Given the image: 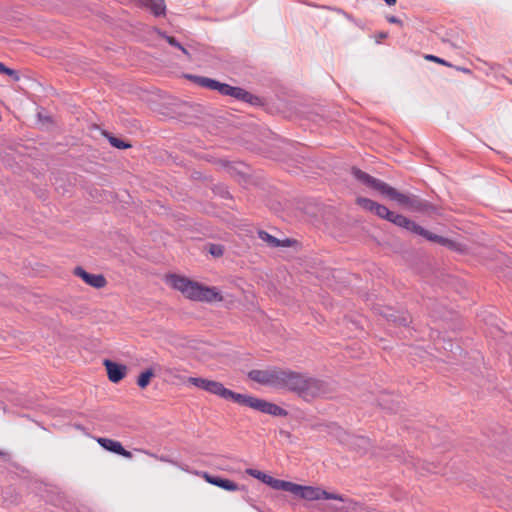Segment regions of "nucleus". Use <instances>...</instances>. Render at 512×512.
Masks as SVG:
<instances>
[{"label": "nucleus", "mask_w": 512, "mask_h": 512, "mask_svg": "<svg viewBox=\"0 0 512 512\" xmlns=\"http://www.w3.org/2000/svg\"><path fill=\"white\" fill-rule=\"evenodd\" d=\"M285 391L297 395L308 403L325 397L332 392L326 381L293 370L288 373Z\"/></svg>", "instance_id": "1"}, {"label": "nucleus", "mask_w": 512, "mask_h": 512, "mask_svg": "<svg viewBox=\"0 0 512 512\" xmlns=\"http://www.w3.org/2000/svg\"><path fill=\"white\" fill-rule=\"evenodd\" d=\"M165 280L170 287L181 292L189 300L206 303L223 301V296L216 287L205 286L176 274L167 275Z\"/></svg>", "instance_id": "2"}, {"label": "nucleus", "mask_w": 512, "mask_h": 512, "mask_svg": "<svg viewBox=\"0 0 512 512\" xmlns=\"http://www.w3.org/2000/svg\"><path fill=\"white\" fill-rule=\"evenodd\" d=\"M289 369L272 368L266 370H252L248 376L251 380L276 389L285 390Z\"/></svg>", "instance_id": "3"}, {"label": "nucleus", "mask_w": 512, "mask_h": 512, "mask_svg": "<svg viewBox=\"0 0 512 512\" xmlns=\"http://www.w3.org/2000/svg\"><path fill=\"white\" fill-rule=\"evenodd\" d=\"M233 402L276 417L288 415V412L277 404L246 394L235 393Z\"/></svg>", "instance_id": "4"}, {"label": "nucleus", "mask_w": 512, "mask_h": 512, "mask_svg": "<svg viewBox=\"0 0 512 512\" xmlns=\"http://www.w3.org/2000/svg\"><path fill=\"white\" fill-rule=\"evenodd\" d=\"M284 491L290 492L308 501L320 499L344 501L343 496L340 494L329 493L320 487L303 486L289 481H287Z\"/></svg>", "instance_id": "5"}, {"label": "nucleus", "mask_w": 512, "mask_h": 512, "mask_svg": "<svg viewBox=\"0 0 512 512\" xmlns=\"http://www.w3.org/2000/svg\"><path fill=\"white\" fill-rule=\"evenodd\" d=\"M380 193L411 211L421 212L424 211L427 207V204L416 196L403 194L387 183H385L384 186H381Z\"/></svg>", "instance_id": "6"}, {"label": "nucleus", "mask_w": 512, "mask_h": 512, "mask_svg": "<svg viewBox=\"0 0 512 512\" xmlns=\"http://www.w3.org/2000/svg\"><path fill=\"white\" fill-rule=\"evenodd\" d=\"M186 383L207 391L213 395L226 400L233 401L235 392L227 389L221 382L209 380L201 377H188Z\"/></svg>", "instance_id": "7"}, {"label": "nucleus", "mask_w": 512, "mask_h": 512, "mask_svg": "<svg viewBox=\"0 0 512 512\" xmlns=\"http://www.w3.org/2000/svg\"><path fill=\"white\" fill-rule=\"evenodd\" d=\"M73 274L81 278L87 285L96 289L104 288L107 285V280L102 274L88 273L80 266L74 269Z\"/></svg>", "instance_id": "8"}, {"label": "nucleus", "mask_w": 512, "mask_h": 512, "mask_svg": "<svg viewBox=\"0 0 512 512\" xmlns=\"http://www.w3.org/2000/svg\"><path fill=\"white\" fill-rule=\"evenodd\" d=\"M106 369L108 379L112 383H119L127 374V367L123 364H118L109 359L103 361Z\"/></svg>", "instance_id": "9"}, {"label": "nucleus", "mask_w": 512, "mask_h": 512, "mask_svg": "<svg viewBox=\"0 0 512 512\" xmlns=\"http://www.w3.org/2000/svg\"><path fill=\"white\" fill-rule=\"evenodd\" d=\"M246 473L256 479H259L260 481H262L263 483L267 484L268 486L275 490H285L287 481L273 478L270 475L265 474L256 469H247Z\"/></svg>", "instance_id": "10"}, {"label": "nucleus", "mask_w": 512, "mask_h": 512, "mask_svg": "<svg viewBox=\"0 0 512 512\" xmlns=\"http://www.w3.org/2000/svg\"><path fill=\"white\" fill-rule=\"evenodd\" d=\"M97 443L104 448L105 450H108L110 452H113L115 454L121 455L125 458H131L132 454L130 451L123 448L122 444L119 441L110 439V438H104L99 437L96 439Z\"/></svg>", "instance_id": "11"}, {"label": "nucleus", "mask_w": 512, "mask_h": 512, "mask_svg": "<svg viewBox=\"0 0 512 512\" xmlns=\"http://www.w3.org/2000/svg\"><path fill=\"white\" fill-rule=\"evenodd\" d=\"M415 234L421 235L429 241L439 243V244H441L443 246H447L451 249H457V244L454 241L444 238L442 236L433 234V233L429 232L428 230L424 229L423 227H421L420 225H418Z\"/></svg>", "instance_id": "12"}, {"label": "nucleus", "mask_w": 512, "mask_h": 512, "mask_svg": "<svg viewBox=\"0 0 512 512\" xmlns=\"http://www.w3.org/2000/svg\"><path fill=\"white\" fill-rule=\"evenodd\" d=\"M223 95H228L248 103H255L258 98L239 87H232L226 84Z\"/></svg>", "instance_id": "13"}, {"label": "nucleus", "mask_w": 512, "mask_h": 512, "mask_svg": "<svg viewBox=\"0 0 512 512\" xmlns=\"http://www.w3.org/2000/svg\"><path fill=\"white\" fill-rule=\"evenodd\" d=\"M352 174L358 181L362 182L363 184H365L379 192L381 191V186H384V184H385V182L378 180L376 178H373L369 174H367L357 168L352 169Z\"/></svg>", "instance_id": "14"}, {"label": "nucleus", "mask_w": 512, "mask_h": 512, "mask_svg": "<svg viewBox=\"0 0 512 512\" xmlns=\"http://www.w3.org/2000/svg\"><path fill=\"white\" fill-rule=\"evenodd\" d=\"M202 477L210 484L212 485H215L217 487H220L224 490H227V491H236L238 489V485L229 480V479H225V478H220V477H216V476H212L206 472H203L202 473Z\"/></svg>", "instance_id": "15"}, {"label": "nucleus", "mask_w": 512, "mask_h": 512, "mask_svg": "<svg viewBox=\"0 0 512 512\" xmlns=\"http://www.w3.org/2000/svg\"><path fill=\"white\" fill-rule=\"evenodd\" d=\"M189 79L193 80L198 85L208 88L210 90H217L219 93L223 95L224 87H226L225 83H220L214 79L201 77V76H188Z\"/></svg>", "instance_id": "16"}, {"label": "nucleus", "mask_w": 512, "mask_h": 512, "mask_svg": "<svg viewBox=\"0 0 512 512\" xmlns=\"http://www.w3.org/2000/svg\"><path fill=\"white\" fill-rule=\"evenodd\" d=\"M189 79L193 80L198 85L208 88L210 90H217L219 93L223 95L224 87H226L225 83H220L214 79L201 77V76H188Z\"/></svg>", "instance_id": "17"}, {"label": "nucleus", "mask_w": 512, "mask_h": 512, "mask_svg": "<svg viewBox=\"0 0 512 512\" xmlns=\"http://www.w3.org/2000/svg\"><path fill=\"white\" fill-rule=\"evenodd\" d=\"M389 221L392 222L393 224H395L399 227L405 228L413 233L416 232L417 227H418V224H416L412 220L408 219L407 217H405L401 214H397L394 212H392V216L390 217Z\"/></svg>", "instance_id": "18"}, {"label": "nucleus", "mask_w": 512, "mask_h": 512, "mask_svg": "<svg viewBox=\"0 0 512 512\" xmlns=\"http://www.w3.org/2000/svg\"><path fill=\"white\" fill-rule=\"evenodd\" d=\"M144 7L149 9L155 16H161L165 14L166 5L164 0H141Z\"/></svg>", "instance_id": "19"}, {"label": "nucleus", "mask_w": 512, "mask_h": 512, "mask_svg": "<svg viewBox=\"0 0 512 512\" xmlns=\"http://www.w3.org/2000/svg\"><path fill=\"white\" fill-rule=\"evenodd\" d=\"M258 235H259L260 239H262L264 242H266L271 247H280V246L287 247L290 245V240L287 239V240L281 241V240L275 238L274 236L270 235L266 231H259Z\"/></svg>", "instance_id": "20"}, {"label": "nucleus", "mask_w": 512, "mask_h": 512, "mask_svg": "<svg viewBox=\"0 0 512 512\" xmlns=\"http://www.w3.org/2000/svg\"><path fill=\"white\" fill-rule=\"evenodd\" d=\"M154 377V372L152 369H147L143 372H141L137 378V385L145 389L151 382V379Z\"/></svg>", "instance_id": "21"}, {"label": "nucleus", "mask_w": 512, "mask_h": 512, "mask_svg": "<svg viewBox=\"0 0 512 512\" xmlns=\"http://www.w3.org/2000/svg\"><path fill=\"white\" fill-rule=\"evenodd\" d=\"M356 203L364 210H367V211H370V212H374V209H375V206L377 204V202L371 200V199H368V198H365V197H358L356 199Z\"/></svg>", "instance_id": "22"}, {"label": "nucleus", "mask_w": 512, "mask_h": 512, "mask_svg": "<svg viewBox=\"0 0 512 512\" xmlns=\"http://www.w3.org/2000/svg\"><path fill=\"white\" fill-rule=\"evenodd\" d=\"M378 217L386 219L389 221L392 216V212L384 205L376 204L374 212Z\"/></svg>", "instance_id": "23"}, {"label": "nucleus", "mask_w": 512, "mask_h": 512, "mask_svg": "<svg viewBox=\"0 0 512 512\" xmlns=\"http://www.w3.org/2000/svg\"><path fill=\"white\" fill-rule=\"evenodd\" d=\"M158 33H159V35H160L161 37L165 38V39H166V41H167L170 45H172V46H174V47H176V48L180 49V50H181V51H182L186 56H188V57L190 58V54H189V52H188V51H187V50H186V49H185V48H184V47H183V46H182V45H181V44H180V43H179V42H178L174 37H172V36H168V35H166V34H164V33H162V32H158Z\"/></svg>", "instance_id": "24"}, {"label": "nucleus", "mask_w": 512, "mask_h": 512, "mask_svg": "<svg viewBox=\"0 0 512 512\" xmlns=\"http://www.w3.org/2000/svg\"><path fill=\"white\" fill-rule=\"evenodd\" d=\"M0 73L10 76L14 81L20 80L18 72L16 70L6 67L2 62H0Z\"/></svg>", "instance_id": "25"}, {"label": "nucleus", "mask_w": 512, "mask_h": 512, "mask_svg": "<svg viewBox=\"0 0 512 512\" xmlns=\"http://www.w3.org/2000/svg\"><path fill=\"white\" fill-rule=\"evenodd\" d=\"M109 142L113 147L118 148V149H126V148L131 147L130 144L125 143L124 141H122L116 137H113V136L109 137Z\"/></svg>", "instance_id": "26"}, {"label": "nucleus", "mask_w": 512, "mask_h": 512, "mask_svg": "<svg viewBox=\"0 0 512 512\" xmlns=\"http://www.w3.org/2000/svg\"><path fill=\"white\" fill-rule=\"evenodd\" d=\"M426 60L428 61H431V62H435V63H438V64H441V65H444V66H447V67H452V64H450L449 62H447L446 60L440 58V57H437L435 55H425L424 57Z\"/></svg>", "instance_id": "27"}, {"label": "nucleus", "mask_w": 512, "mask_h": 512, "mask_svg": "<svg viewBox=\"0 0 512 512\" xmlns=\"http://www.w3.org/2000/svg\"><path fill=\"white\" fill-rule=\"evenodd\" d=\"M210 253L213 256L219 257L223 255V248L219 245H212L210 248Z\"/></svg>", "instance_id": "28"}, {"label": "nucleus", "mask_w": 512, "mask_h": 512, "mask_svg": "<svg viewBox=\"0 0 512 512\" xmlns=\"http://www.w3.org/2000/svg\"><path fill=\"white\" fill-rule=\"evenodd\" d=\"M393 322L398 323L399 325H406L409 322L408 316L394 317L392 319Z\"/></svg>", "instance_id": "29"}, {"label": "nucleus", "mask_w": 512, "mask_h": 512, "mask_svg": "<svg viewBox=\"0 0 512 512\" xmlns=\"http://www.w3.org/2000/svg\"><path fill=\"white\" fill-rule=\"evenodd\" d=\"M387 20L390 22V23H397V24H401V21L396 18L395 16H390L387 18Z\"/></svg>", "instance_id": "30"}, {"label": "nucleus", "mask_w": 512, "mask_h": 512, "mask_svg": "<svg viewBox=\"0 0 512 512\" xmlns=\"http://www.w3.org/2000/svg\"><path fill=\"white\" fill-rule=\"evenodd\" d=\"M456 69H457V70H459V71H462V72H464V73H469V72H470V70H469V69H466V68H460V67H457Z\"/></svg>", "instance_id": "31"}, {"label": "nucleus", "mask_w": 512, "mask_h": 512, "mask_svg": "<svg viewBox=\"0 0 512 512\" xmlns=\"http://www.w3.org/2000/svg\"><path fill=\"white\" fill-rule=\"evenodd\" d=\"M388 5H394L396 0H384Z\"/></svg>", "instance_id": "32"}, {"label": "nucleus", "mask_w": 512, "mask_h": 512, "mask_svg": "<svg viewBox=\"0 0 512 512\" xmlns=\"http://www.w3.org/2000/svg\"><path fill=\"white\" fill-rule=\"evenodd\" d=\"M144 453H145V454H147V455H149V456H151V457H154V458H156V459L158 458V457H157V455L152 454V453H150V452H148V451H144Z\"/></svg>", "instance_id": "33"}, {"label": "nucleus", "mask_w": 512, "mask_h": 512, "mask_svg": "<svg viewBox=\"0 0 512 512\" xmlns=\"http://www.w3.org/2000/svg\"><path fill=\"white\" fill-rule=\"evenodd\" d=\"M0 456H5V452L0 450Z\"/></svg>", "instance_id": "34"}, {"label": "nucleus", "mask_w": 512, "mask_h": 512, "mask_svg": "<svg viewBox=\"0 0 512 512\" xmlns=\"http://www.w3.org/2000/svg\"><path fill=\"white\" fill-rule=\"evenodd\" d=\"M386 37V34H381L380 35V38H385Z\"/></svg>", "instance_id": "35"}]
</instances>
